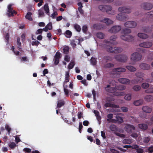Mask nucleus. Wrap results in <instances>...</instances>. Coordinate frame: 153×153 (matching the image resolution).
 <instances>
[{"instance_id":"nucleus-3","label":"nucleus","mask_w":153,"mask_h":153,"mask_svg":"<svg viewBox=\"0 0 153 153\" xmlns=\"http://www.w3.org/2000/svg\"><path fill=\"white\" fill-rule=\"evenodd\" d=\"M114 58L116 61L119 62L125 63L127 61L128 57L125 54H119L115 55Z\"/></svg>"},{"instance_id":"nucleus-61","label":"nucleus","mask_w":153,"mask_h":153,"mask_svg":"<svg viewBox=\"0 0 153 153\" xmlns=\"http://www.w3.org/2000/svg\"><path fill=\"white\" fill-rule=\"evenodd\" d=\"M78 118L79 119H81V117H82L83 113L82 112L79 111L78 112L77 114Z\"/></svg>"},{"instance_id":"nucleus-31","label":"nucleus","mask_w":153,"mask_h":153,"mask_svg":"<svg viewBox=\"0 0 153 153\" xmlns=\"http://www.w3.org/2000/svg\"><path fill=\"white\" fill-rule=\"evenodd\" d=\"M126 68L131 72L135 71L137 70L136 68L131 65L126 66Z\"/></svg>"},{"instance_id":"nucleus-26","label":"nucleus","mask_w":153,"mask_h":153,"mask_svg":"<svg viewBox=\"0 0 153 153\" xmlns=\"http://www.w3.org/2000/svg\"><path fill=\"white\" fill-rule=\"evenodd\" d=\"M142 30L144 32L149 33L151 32L152 30V27L149 26H146L142 28Z\"/></svg>"},{"instance_id":"nucleus-27","label":"nucleus","mask_w":153,"mask_h":153,"mask_svg":"<svg viewBox=\"0 0 153 153\" xmlns=\"http://www.w3.org/2000/svg\"><path fill=\"white\" fill-rule=\"evenodd\" d=\"M143 103V100L142 99H140L135 100L134 102V104L135 106H139L142 104Z\"/></svg>"},{"instance_id":"nucleus-38","label":"nucleus","mask_w":153,"mask_h":153,"mask_svg":"<svg viewBox=\"0 0 153 153\" xmlns=\"http://www.w3.org/2000/svg\"><path fill=\"white\" fill-rule=\"evenodd\" d=\"M103 59L106 60V62L108 61H112L113 59V58L110 56L107 55L104 56Z\"/></svg>"},{"instance_id":"nucleus-51","label":"nucleus","mask_w":153,"mask_h":153,"mask_svg":"<svg viewBox=\"0 0 153 153\" xmlns=\"http://www.w3.org/2000/svg\"><path fill=\"white\" fill-rule=\"evenodd\" d=\"M74 62H70L68 65V68L70 69H72L74 67Z\"/></svg>"},{"instance_id":"nucleus-15","label":"nucleus","mask_w":153,"mask_h":153,"mask_svg":"<svg viewBox=\"0 0 153 153\" xmlns=\"http://www.w3.org/2000/svg\"><path fill=\"white\" fill-rule=\"evenodd\" d=\"M118 81L120 83L125 84L128 85L130 82V81L128 79L120 78L118 79Z\"/></svg>"},{"instance_id":"nucleus-62","label":"nucleus","mask_w":153,"mask_h":153,"mask_svg":"<svg viewBox=\"0 0 153 153\" xmlns=\"http://www.w3.org/2000/svg\"><path fill=\"white\" fill-rule=\"evenodd\" d=\"M44 15V13L42 10H39V17L43 16Z\"/></svg>"},{"instance_id":"nucleus-44","label":"nucleus","mask_w":153,"mask_h":153,"mask_svg":"<svg viewBox=\"0 0 153 153\" xmlns=\"http://www.w3.org/2000/svg\"><path fill=\"white\" fill-rule=\"evenodd\" d=\"M74 28L78 32H79L81 31V28L80 26L77 24L74 25Z\"/></svg>"},{"instance_id":"nucleus-24","label":"nucleus","mask_w":153,"mask_h":153,"mask_svg":"<svg viewBox=\"0 0 153 153\" xmlns=\"http://www.w3.org/2000/svg\"><path fill=\"white\" fill-rule=\"evenodd\" d=\"M135 75L137 77V78L139 79H141V81H143V77L144 76V73L140 72H138L136 73L135 74Z\"/></svg>"},{"instance_id":"nucleus-13","label":"nucleus","mask_w":153,"mask_h":153,"mask_svg":"<svg viewBox=\"0 0 153 153\" xmlns=\"http://www.w3.org/2000/svg\"><path fill=\"white\" fill-rule=\"evenodd\" d=\"M152 45V42L148 41L143 42L139 44V46L140 47L145 48H150Z\"/></svg>"},{"instance_id":"nucleus-34","label":"nucleus","mask_w":153,"mask_h":153,"mask_svg":"<svg viewBox=\"0 0 153 153\" xmlns=\"http://www.w3.org/2000/svg\"><path fill=\"white\" fill-rule=\"evenodd\" d=\"M116 121H117L118 123H122L123 121V119L122 117L119 116L118 115H116Z\"/></svg>"},{"instance_id":"nucleus-54","label":"nucleus","mask_w":153,"mask_h":153,"mask_svg":"<svg viewBox=\"0 0 153 153\" xmlns=\"http://www.w3.org/2000/svg\"><path fill=\"white\" fill-rule=\"evenodd\" d=\"M83 126L82 124V123H79V130L80 133H81L82 132V129L83 128Z\"/></svg>"},{"instance_id":"nucleus-7","label":"nucleus","mask_w":153,"mask_h":153,"mask_svg":"<svg viewBox=\"0 0 153 153\" xmlns=\"http://www.w3.org/2000/svg\"><path fill=\"white\" fill-rule=\"evenodd\" d=\"M61 57V53L59 52H56L54 57L53 59L54 64L55 65H57L59 64V60Z\"/></svg>"},{"instance_id":"nucleus-46","label":"nucleus","mask_w":153,"mask_h":153,"mask_svg":"<svg viewBox=\"0 0 153 153\" xmlns=\"http://www.w3.org/2000/svg\"><path fill=\"white\" fill-rule=\"evenodd\" d=\"M69 47L68 46H65L63 49V53L67 54L69 52Z\"/></svg>"},{"instance_id":"nucleus-9","label":"nucleus","mask_w":153,"mask_h":153,"mask_svg":"<svg viewBox=\"0 0 153 153\" xmlns=\"http://www.w3.org/2000/svg\"><path fill=\"white\" fill-rule=\"evenodd\" d=\"M126 131L128 133H131L135 129V127L132 125L127 124L125 128Z\"/></svg>"},{"instance_id":"nucleus-17","label":"nucleus","mask_w":153,"mask_h":153,"mask_svg":"<svg viewBox=\"0 0 153 153\" xmlns=\"http://www.w3.org/2000/svg\"><path fill=\"white\" fill-rule=\"evenodd\" d=\"M65 104V102L63 99L58 100L57 102V105L56 106L57 108H59L64 106Z\"/></svg>"},{"instance_id":"nucleus-28","label":"nucleus","mask_w":153,"mask_h":153,"mask_svg":"<svg viewBox=\"0 0 153 153\" xmlns=\"http://www.w3.org/2000/svg\"><path fill=\"white\" fill-rule=\"evenodd\" d=\"M144 100L147 102H150L153 100V97L151 95H147L144 97Z\"/></svg>"},{"instance_id":"nucleus-23","label":"nucleus","mask_w":153,"mask_h":153,"mask_svg":"<svg viewBox=\"0 0 153 153\" xmlns=\"http://www.w3.org/2000/svg\"><path fill=\"white\" fill-rule=\"evenodd\" d=\"M138 127L141 129L145 130H147L148 128L147 125L145 123H141L138 125Z\"/></svg>"},{"instance_id":"nucleus-4","label":"nucleus","mask_w":153,"mask_h":153,"mask_svg":"<svg viewBox=\"0 0 153 153\" xmlns=\"http://www.w3.org/2000/svg\"><path fill=\"white\" fill-rule=\"evenodd\" d=\"M142 58L141 53L137 52L134 53L131 55V59L134 62H137L140 60Z\"/></svg>"},{"instance_id":"nucleus-50","label":"nucleus","mask_w":153,"mask_h":153,"mask_svg":"<svg viewBox=\"0 0 153 153\" xmlns=\"http://www.w3.org/2000/svg\"><path fill=\"white\" fill-rule=\"evenodd\" d=\"M131 98V95L130 94H127L125 96L124 98L127 100H129Z\"/></svg>"},{"instance_id":"nucleus-19","label":"nucleus","mask_w":153,"mask_h":153,"mask_svg":"<svg viewBox=\"0 0 153 153\" xmlns=\"http://www.w3.org/2000/svg\"><path fill=\"white\" fill-rule=\"evenodd\" d=\"M142 110L143 112L147 113H150L152 111V108L147 106H143L142 108Z\"/></svg>"},{"instance_id":"nucleus-22","label":"nucleus","mask_w":153,"mask_h":153,"mask_svg":"<svg viewBox=\"0 0 153 153\" xmlns=\"http://www.w3.org/2000/svg\"><path fill=\"white\" fill-rule=\"evenodd\" d=\"M93 27L96 30H101L103 28L104 26L100 24H96L93 25Z\"/></svg>"},{"instance_id":"nucleus-16","label":"nucleus","mask_w":153,"mask_h":153,"mask_svg":"<svg viewBox=\"0 0 153 153\" xmlns=\"http://www.w3.org/2000/svg\"><path fill=\"white\" fill-rule=\"evenodd\" d=\"M116 18L120 21H126L127 19V17L126 15H122V13H119L116 16Z\"/></svg>"},{"instance_id":"nucleus-59","label":"nucleus","mask_w":153,"mask_h":153,"mask_svg":"<svg viewBox=\"0 0 153 153\" xmlns=\"http://www.w3.org/2000/svg\"><path fill=\"white\" fill-rule=\"evenodd\" d=\"M121 110L123 112H126L128 111V108L125 107H122L121 108Z\"/></svg>"},{"instance_id":"nucleus-41","label":"nucleus","mask_w":153,"mask_h":153,"mask_svg":"<svg viewBox=\"0 0 153 153\" xmlns=\"http://www.w3.org/2000/svg\"><path fill=\"white\" fill-rule=\"evenodd\" d=\"M90 61L91 64L93 65H94L97 63V59L92 57Z\"/></svg>"},{"instance_id":"nucleus-63","label":"nucleus","mask_w":153,"mask_h":153,"mask_svg":"<svg viewBox=\"0 0 153 153\" xmlns=\"http://www.w3.org/2000/svg\"><path fill=\"white\" fill-rule=\"evenodd\" d=\"M147 15L150 18L153 17V12L151 11L147 13Z\"/></svg>"},{"instance_id":"nucleus-8","label":"nucleus","mask_w":153,"mask_h":153,"mask_svg":"<svg viewBox=\"0 0 153 153\" xmlns=\"http://www.w3.org/2000/svg\"><path fill=\"white\" fill-rule=\"evenodd\" d=\"M121 28L120 26H114L108 30V31L111 33H116L119 32L121 30Z\"/></svg>"},{"instance_id":"nucleus-10","label":"nucleus","mask_w":153,"mask_h":153,"mask_svg":"<svg viewBox=\"0 0 153 153\" xmlns=\"http://www.w3.org/2000/svg\"><path fill=\"white\" fill-rule=\"evenodd\" d=\"M142 7L146 10H149L153 7L152 4L150 3L144 2L141 4Z\"/></svg>"},{"instance_id":"nucleus-47","label":"nucleus","mask_w":153,"mask_h":153,"mask_svg":"<svg viewBox=\"0 0 153 153\" xmlns=\"http://www.w3.org/2000/svg\"><path fill=\"white\" fill-rule=\"evenodd\" d=\"M145 92L146 93H153V87H150L148 89L145 91Z\"/></svg>"},{"instance_id":"nucleus-48","label":"nucleus","mask_w":153,"mask_h":153,"mask_svg":"<svg viewBox=\"0 0 153 153\" xmlns=\"http://www.w3.org/2000/svg\"><path fill=\"white\" fill-rule=\"evenodd\" d=\"M20 39L19 38H18L17 39V44L18 45V48L19 49H21L22 48V47L21 46V43L20 42Z\"/></svg>"},{"instance_id":"nucleus-55","label":"nucleus","mask_w":153,"mask_h":153,"mask_svg":"<svg viewBox=\"0 0 153 153\" xmlns=\"http://www.w3.org/2000/svg\"><path fill=\"white\" fill-rule=\"evenodd\" d=\"M9 147L11 149H14L16 146V144L14 143H11L9 145Z\"/></svg>"},{"instance_id":"nucleus-56","label":"nucleus","mask_w":153,"mask_h":153,"mask_svg":"<svg viewBox=\"0 0 153 153\" xmlns=\"http://www.w3.org/2000/svg\"><path fill=\"white\" fill-rule=\"evenodd\" d=\"M150 140V138L149 137H146L144 139L143 142L144 143H147L149 142Z\"/></svg>"},{"instance_id":"nucleus-33","label":"nucleus","mask_w":153,"mask_h":153,"mask_svg":"<svg viewBox=\"0 0 153 153\" xmlns=\"http://www.w3.org/2000/svg\"><path fill=\"white\" fill-rule=\"evenodd\" d=\"M132 142V140L130 139H124L122 141L123 143L124 144H130Z\"/></svg>"},{"instance_id":"nucleus-53","label":"nucleus","mask_w":153,"mask_h":153,"mask_svg":"<svg viewBox=\"0 0 153 153\" xmlns=\"http://www.w3.org/2000/svg\"><path fill=\"white\" fill-rule=\"evenodd\" d=\"M49 30H51L52 29V24L51 22H49L46 26Z\"/></svg>"},{"instance_id":"nucleus-18","label":"nucleus","mask_w":153,"mask_h":153,"mask_svg":"<svg viewBox=\"0 0 153 153\" xmlns=\"http://www.w3.org/2000/svg\"><path fill=\"white\" fill-rule=\"evenodd\" d=\"M140 67L143 70H148L150 68V65L149 64L145 63H142L139 65Z\"/></svg>"},{"instance_id":"nucleus-30","label":"nucleus","mask_w":153,"mask_h":153,"mask_svg":"<svg viewBox=\"0 0 153 153\" xmlns=\"http://www.w3.org/2000/svg\"><path fill=\"white\" fill-rule=\"evenodd\" d=\"M109 128L111 131H113L116 132L118 131V128L115 125H110L109 126Z\"/></svg>"},{"instance_id":"nucleus-20","label":"nucleus","mask_w":153,"mask_h":153,"mask_svg":"<svg viewBox=\"0 0 153 153\" xmlns=\"http://www.w3.org/2000/svg\"><path fill=\"white\" fill-rule=\"evenodd\" d=\"M107 117L108 118L107 119V121L108 122H111V123H115L116 122V120L113 119H112V118L113 117V114H109L107 115Z\"/></svg>"},{"instance_id":"nucleus-2","label":"nucleus","mask_w":153,"mask_h":153,"mask_svg":"<svg viewBox=\"0 0 153 153\" xmlns=\"http://www.w3.org/2000/svg\"><path fill=\"white\" fill-rule=\"evenodd\" d=\"M106 48L108 52L111 53H119L122 52L123 51L121 48L117 47L107 46Z\"/></svg>"},{"instance_id":"nucleus-43","label":"nucleus","mask_w":153,"mask_h":153,"mask_svg":"<svg viewBox=\"0 0 153 153\" xmlns=\"http://www.w3.org/2000/svg\"><path fill=\"white\" fill-rule=\"evenodd\" d=\"M65 33L67 35L66 37L67 38H70L72 36V32L69 30H67L65 32Z\"/></svg>"},{"instance_id":"nucleus-14","label":"nucleus","mask_w":153,"mask_h":153,"mask_svg":"<svg viewBox=\"0 0 153 153\" xmlns=\"http://www.w3.org/2000/svg\"><path fill=\"white\" fill-rule=\"evenodd\" d=\"M126 71V69L124 68L119 67L114 68L112 70V72L117 74L120 73L124 72Z\"/></svg>"},{"instance_id":"nucleus-45","label":"nucleus","mask_w":153,"mask_h":153,"mask_svg":"<svg viewBox=\"0 0 153 153\" xmlns=\"http://www.w3.org/2000/svg\"><path fill=\"white\" fill-rule=\"evenodd\" d=\"M141 87L139 85H135L134 86L133 88L134 90L135 91H140L141 89Z\"/></svg>"},{"instance_id":"nucleus-58","label":"nucleus","mask_w":153,"mask_h":153,"mask_svg":"<svg viewBox=\"0 0 153 153\" xmlns=\"http://www.w3.org/2000/svg\"><path fill=\"white\" fill-rule=\"evenodd\" d=\"M5 129L7 130L8 133L10 134V133L11 128L8 125H6L5 127Z\"/></svg>"},{"instance_id":"nucleus-64","label":"nucleus","mask_w":153,"mask_h":153,"mask_svg":"<svg viewBox=\"0 0 153 153\" xmlns=\"http://www.w3.org/2000/svg\"><path fill=\"white\" fill-rule=\"evenodd\" d=\"M148 151L149 153L153 152V145L152 146L149 148Z\"/></svg>"},{"instance_id":"nucleus-5","label":"nucleus","mask_w":153,"mask_h":153,"mask_svg":"<svg viewBox=\"0 0 153 153\" xmlns=\"http://www.w3.org/2000/svg\"><path fill=\"white\" fill-rule=\"evenodd\" d=\"M98 8L100 10L103 12H108L111 10L112 9L111 6L105 5H100L99 6Z\"/></svg>"},{"instance_id":"nucleus-49","label":"nucleus","mask_w":153,"mask_h":153,"mask_svg":"<svg viewBox=\"0 0 153 153\" xmlns=\"http://www.w3.org/2000/svg\"><path fill=\"white\" fill-rule=\"evenodd\" d=\"M114 133L117 136H119L122 138H124L126 137V135L123 134H120L116 132H115Z\"/></svg>"},{"instance_id":"nucleus-25","label":"nucleus","mask_w":153,"mask_h":153,"mask_svg":"<svg viewBox=\"0 0 153 153\" xmlns=\"http://www.w3.org/2000/svg\"><path fill=\"white\" fill-rule=\"evenodd\" d=\"M104 106L106 107H111L118 108H119V105H117L110 103H106L104 104Z\"/></svg>"},{"instance_id":"nucleus-39","label":"nucleus","mask_w":153,"mask_h":153,"mask_svg":"<svg viewBox=\"0 0 153 153\" xmlns=\"http://www.w3.org/2000/svg\"><path fill=\"white\" fill-rule=\"evenodd\" d=\"M97 37L100 39H102L104 36V35L102 32L97 33L96 34Z\"/></svg>"},{"instance_id":"nucleus-37","label":"nucleus","mask_w":153,"mask_h":153,"mask_svg":"<svg viewBox=\"0 0 153 153\" xmlns=\"http://www.w3.org/2000/svg\"><path fill=\"white\" fill-rule=\"evenodd\" d=\"M32 13L30 12H28L25 16V18L30 21H32L33 19L31 16Z\"/></svg>"},{"instance_id":"nucleus-12","label":"nucleus","mask_w":153,"mask_h":153,"mask_svg":"<svg viewBox=\"0 0 153 153\" xmlns=\"http://www.w3.org/2000/svg\"><path fill=\"white\" fill-rule=\"evenodd\" d=\"M118 10L120 12L127 13H129L131 12V9L125 7H119L118 9Z\"/></svg>"},{"instance_id":"nucleus-42","label":"nucleus","mask_w":153,"mask_h":153,"mask_svg":"<svg viewBox=\"0 0 153 153\" xmlns=\"http://www.w3.org/2000/svg\"><path fill=\"white\" fill-rule=\"evenodd\" d=\"M141 86L143 88L146 89L149 87V85L146 82H143L142 83Z\"/></svg>"},{"instance_id":"nucleus-6","label":"nucleus","mask_w":153,"mask_h":153,"mask_svg":"<svg viewBox=\"0 0 153 153\" xmlns=\"http://www.w3.org/2000/svg\"><path fill=\"white\" fill-rule=\"evenodd\" d=\"M8 9L7 11L9 13H7L6 15L8 16L9 17L11 16H13L14 14H17V12L16 11L14 10H13V9L12 8L11 4H10L8 5Z\"/></svg>"},{"instance_id":"nucleus-11","label":"nucleus","mask_w":153,"mask_h":153,"mask_svg":"<svg viewBox=\"0 0 153 153\" xmlns=\"http://www.w3.org/2000/svg\"><path fill=\"white\" fill-rule=\"evenodd\" d=\"M124 26L127 27L133 28L136 27L137 26V23L134 21H128L125 23Z\"/></svg>"},{"instance_id":"nucleus-35","label":"nucleus","mask_w":153,"mask_h":153,"mask_svg":"<svg viewBox=\"0 0 153 153\" xmlns=\"http://www.w3.org/2000/svg\"><path fill=\"white\" fill-rule=\"evenodd\" d=\"M44 9L45 11V13L49 15V10L48 4L47 3L45 4L44 6Z\"/></svg>"},{"instance_id":"nucleus-57","label":"nucleus","mask_w":153,"mask_h":153,"mask_svg":"<svg viewBox=\"0 0 153 153\" xmlns=\"http://www.w3.org/2000/svg\"><path fill=\"white\" fill-rule=\"evenodd\" d=\"M126 87L123 85H119L118 87V89L120 90H123L126 88Z\"/></svg>"},{"instance_id":"nucleus-36","label":"nucleus","mask_w":153,"mask_h":153,"mask_svg":"<svg viewBox=\"0 0 153 153\" xmlns=\"http://www.w3.org/2000/svg\"><path fill=\"white\" fill-rule=\"evenodd\" d=\"M69 71L66 72L65 76V81H64V82L65 83H67V82H69Z\"/></svg>"},{"instance_id":"nucleus-29","label":"nucleus","mask_w":153,"mask_h":153,"mask_svg":"<svg viewBox=\"0 0 153 153\" xmlns=\"http://www.w3.org/2000/svg\"><path fill=\"white\" fill-rule=\"evenodd\" d=\"M137 35L138 37L143 39H147L149 37V36L148 35L142 33H139Z\"/></svg>"},{"instance_id":"nucleus-1","label":"nucleus","mask_w":153,"mask_h":153,"mask_svg":"<svg viewBox=\"0 0 153 153\" xmlns=\"http://www.w3.org/2000/svg\"><path fill=\"white\" fill-rule=\"evenodd\" d=\"M122 31L125 34L122 35L120 36L121 38L122 39L128 42H132L134 41V39L133 36L131 35L126 34L131 33L130 29L125 28Z\"/></svg>"},{"instance_id":"nucleus-52","label":"nucleus","mask_w":153,"mask_h":153,"mask_svg":"<svg viewBox=\"0 0 153 153\" xmlns=\"http://www.w3.org/2000/svg\"><path fill=\"white\" fill-rule=\"evenodd\" d=\"M88 29V27L87 25H84L82 27V30L84 33H86Z\"/></svg>"},{"instance_id":"nucleus-21","label":"nucleus","mask_w":153,"mask_h":153,"mask_svg":"<svg viewBox=\"0 0 153 153\" xmlns=\"http://www.w3.org/2000/svg\"><path fill=\"white\" fill-rule=\"evenodd\" d=\"M100 22L104 23L107 25L112 24L113 23V21L108 18H105L104 19L101 20Z\"/></svg>"},{"instance_id":"nucleus-40","label":"nucleus","mask_w":153,"mask_h":153,"mask_svg":"<svg viewBox=\"0 0 153 153\" xmlns=\"http://www.w3.org/2000/svg\"><path fill=\"white\" fill-rule=\"evenodd\" d=\"M114 64L113 63H108L105 64L104 65V67L105 68H110L114 67Z\"/></svg>"},{"instance_id":"nucleus-60","label":"nucleus","mask_w":153,"mask_h":153,"mask_svg":"<svg viewBox=\"0 0 153 153\" xmlns=\"http://www.w3.org/2000/svg\"><path fill=\"white\" fill-rule=\"evenodd\" d=\"M23 150L24 151L27 153H30L31 152V149L28 148H25Z\"/></svg>"},{"instance_id":"nucleus-32","label":"nucleus","mask_w":153,"mask_h":153,"mask_svg":"<svg viewBox=\"0 0 153 153\" xmlns=\"http://www.w3.org/2000/svg\"><path fill=\"white\" fill-rule=\"evenodd\" d=\"M141 79H139L137 78L136 79H134L131 80L130 81V82H131L132 84H136L138 83L139 82H141L142 81H141Z\"/></svg>"}]
</instances>
